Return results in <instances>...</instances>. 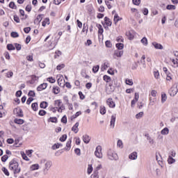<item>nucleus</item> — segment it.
Segmentation results:
<instances>
[{
  "label": "nucleus",
  "instance_id": "obj_1",
  "mask_svg": "<svg viewBox=\"0 0 178 178\" xmlns=\"http://www.w3.org/2000/svg\"><path fill=\"white\" fill-rule=\"evenodd\" d=\"M9 168L10 170H14V175H17V173H19L22 170V168H19V163H17L15 159L10 161Z\"/></svg>",
  "mask_w": 178,
  "mask_h": 178
},
{
  "label": "nucleus",
  "instance_id": "obj_2",
  "mask_svg": "<svg viewBox=\"0 0 178 178\" xmlns=\"http://www.w3.org/2000/svg\"><path fill=\"white\" fill-rule=\"evenodd\" d=\"M107 156L110 161H118V159H119L118 154L115 153V152H113L112 149L108 150Z\"/></svg>",
  "mask_w": 178,
  "mask_h": 178
},
{
  "label": "nucleus",
  "instance_id": "obj_3",
  "mask_svg": "<svg viewBox=\"0 0 178 178\" xmlns=\"http://www.w3.org/2000/svg\"><path fill=\"white\" fill-rule=\"evenodd\" d=\"M95 155L97 158H102V147H101V145H98L96 147V150L95 151Z\"/></svg>",
  "mask_w": 178,
  "mask_h": 178
},
{
  "label": "nucleus",
  "instance_id": "obj_4",
  "mask_svg": "<svg viewBox=\"0 0 178 178\" xmlns=\"http://www.w3.org/2000/svg\"><path fill=\"white\" fill-rule=\"evenodd\" d=\"M115 89L116 88H115V86L112 83H110L109 87H106V93L107 95H111V94H112V92H113Z\"/></svg>",
  "mask_w": 178,
  "mask_h": 178
},
{
  "label": "nucleus",
  "instance_id": "obj_5",
  "mask_svg": "<svg viewBox=\"0 0 178 178\" xmlns=\"http://www.w3.org/2000/svg\"><path fill=\"white\" fill-rule=\"evenodd\" d=\"M168 92L171 97H175L176 94L178 92V88L177 86H173L171 88L168 90Z\"/></svg>",
  "mask_w": 178,
  "mask_h": 178
},
{
  "label": "nucleus",
  "instance_id": "obj_6",
  "mask_svg": "<svg viewBox=\"0 0 178 178\" xmlns=\"http://www.w3.org/2000/svg\"><path fill=\"white\" fill-rule=\"evenodd\" d=\"M51 166H52V161H46L44 164V175H47L48 173V171L51 169Z\"/></svg>",
  "mask_w": 178,
  "mask_h": 178
},
{
  "label": "nucleus",
  "instance_id": "obj_7",
  "mask_svg": "<svg viewBox=\"0 0 178 178\" xmlns=\"http://www.w3.org/2000/svg\"><path fill=\"white\" fill-rule=\"evenodd\" d=\"M14 113H16L17 116L18 118H23L24 115H23V110L20 108V107H17L14 109Z\"/></svg>",
  "mask_w": 178,
  "mask_h": 178
},
{
  "label": "nucleus",
  "instance_id": "obj_8",
  "mask_svg": "<svg viewBox=\"0 0 178 178\" xmlns=\"http://www.w3.org/2000/svg\"><path fill=\"white\" fill-rule=\"evenodd\" d=\"M106 104L108 105L109 108H115V106H116V104H115L112 98H108L106 100Z\"/></svg>",
  "mask_w": 178,
  "mask_h": 178
},
{
  "label": "nucleus",
  "instance_id": "obj_9",
  "mask_svg": "<svg viewBox=\"0 0 178 178\" xmlns=\"http://www.w3.org/2000/svg\"><path fill=\"white\" fill-rule=\"evenodd\" d=\"M48 87V83H43L37 87V91H42V90H45Z\"/></svg>",
  "mask_w": 178,
  "mask_h": 178
},
{
  "label": "nucleus",
  "instance_id": "obj_10",
  "mask_svg": "<svg viewBox=\"0 0 178 178\" xmlns=\"http://www.w3.org/2000/svg\"><path fill=\"white\" fill-rule=\"evenodd\" d=\"M70 148H72V138H70L67 143L66 147L64 148L65 151H70Z\"/></svg>",
  "mask_w": 178,
  "mask_h": 178
},
{
  "label": "nucleus",
  "instance_id": "obj_11",
  "mask_svg": "<svg viewBox=\"0 0 178 178\" xmlns=\"http://www.w3.org/2000/svg\"><path fill=\"white\" fill-rule=\"evenodd\" d=\"M42 16H44L42 14L38 15L36 19L34 20V24H38L39 23H41V20H42Z\"/></svg>",
  "mask_w": 178,
  "mask_h": 178
},
{
  "label": "nucleus",
  "instance_id": "obj_12",
  "mask_svg": "<svg viewBox=\"0 0 178 178\" xmlns=\"http://www.w3.org/2000/svg\"><path fill=\"white\" fill-rule=\"evenodd\" d=\"M152 45L154 47L155 49H163V46L156 42H153Z\"/></svg>",
  "mask_w": 178,
  "mask_h": 178
},
{
  "label": "nucleus",
  "instance_id": "obj_13",
  "mask_svg": "<svg viewBox=\"0 0 178 178\" xmlns=\"http://www.w3.org/2000/svg\"><path fill=\"white\" fill-rule=\"evenodd\" d=\"M91 140V138H90V136L86 134L83 136V141L85 143V144H88Z\"/></svg>",
  "mask_w": 178,
  "mask_h": 178
},
{
  "label": "nucleus",
  "instance_id": "obj_14",
  "mask_svg": "<svg viewBox=\"0 0 178 178\" xmlns=\"http://www.w3.org/2000/svg\"><path fill=\"white\" fill-rule=\"evenodd\" d=\"M115 122H116V115H111L110 126L115 127Z\"/></svg>",
  "mask_w": 178,
  "mask_h": 178
},
{
  "label": "nucleus",
  "instance_id": "obj_15",
  "mask_svg": "<svg viewBox=\"0 0 178 178\" xmlns=\"http://www.w3.org/2000/svg\"><path fill=\"white\" fill-rule=\"evenodd\" d=\"M137 156L138 155L136 152H134L129 155V159H131L132 161H136V159H137Z\"/></svg>",
  "mask_w": 178,
  "mask_h": 178
},
{
  "label": "nucleus",
  "instance_id": "obj_16",
  "mask_svg": "<svg viewBox=\"0 0 178 178\" xmlns=\"http://www.w3.org/2000/svg\"><path fill=\"white\" fill-rule=\"evenodd\" d=\"M104 22H105V24H106V26H108L109 27H111V26H112V21H111V19H109V17H105Z\"/></svg>",
  "mask_w": 178,
  "mask_h": 178
},
{
  "label": "nucleus",
  "instance_id": "obj_17",
  "mask_svg": "<svg viewBox=\"0 0 178 178\" xmlns=\"http://www.w3.org/2000/svg\"><path fill=\"white\" fill-rule=\"evenodd\" d=\"M96 27L99 29L98 34L102 35L104 33V28H102V25L100 24H97Z\"/></svg>",
  "mask_w": 178,
  "mask_h": 178
},
{
  "label": "nucleus",
  "instance_id": "obj_18",
  "mask_svg": "<svg viewBox=\"0 0 178 178\" xmlns=\"http://www.w3.org/2000/svg\"><path fill=\"white\" fill-rule=\"evenodd\" d=\"M72 131H74L76 134V133H79V122H76V124L72 127Z\"/></svg>",
  "mask_w": 178,
  "mask_h": 178
},
{
  "label": "nucleus",
  "instance_id": "obj_19",
  "mask_svg": "<svg viewBox=\"0 0 178 178\" xmlns=\"http://www.w3.org/2000/svg\"><path fill=\"white\" fill-rule=\"evenodd\" d=\"M122 18H120V17H119V15L115 14L114 15V19H113L114 24H118V22H120V20H122Z\"/></svg>",
  "mask_w": 178,
  "mask_h": 178
},
{
  "label": "nucleus",
  "instance_id": "obj_20",
  "mask_svg": "<svg viewBox=\"0 0 178 178\" xmlns=\"http://www.w3.org/2000/svg\"><path fill=\"white\" fill-rule=\"evenodd\" d=\"M114 54L117 58H122L123 56V51L115 50Z\"/></svg>",
  "mask_w": 178,
  "mask_h": 178
},
{
  "label": "nucleus",
  "instance_id": "obj_21",
  "mask_svg": "<svg viewBox=\"0 0 178 178\" xmlns=\"http://www.w3.org/2000/svg\"><path fill=\"white\" fill-rule=\"evenodd\" d=\"M40 108H41L42 109H47V108H48V102H42L40 104Z\"/></svg>",
  "mask_w": 178,
  "mask_h": 178
},
{
  "label": "nucleus",
  "instance_id": "obj_22",
  "mask_svg": "<svg viewBox=\"0 0 178 178\" xmlns=\"http://www.w3.org/2000/svg\"><path fill=\"white\" fill-rule=\"evenodd\" d=\"M14 123H16V124H23V123H24V120L15 118L14 120Z\"/></svg>",
  "mask_w": 178,
  "mask_h": 178
},
{
  "label": "nucleus",
  "instance_id": "obj_23",
  "mask_svg": "<svg viewBox=\"0 0 178 178\" xmlns=\"http://www.w3.org/2000/svg\"><path fill=\"white\" fill-rule=\"evenodd\" d=\"M31 108L34 112H37L38 111V103L35 102L31 104Z\"/></svg>",
  "mask_w": 178,
  "mask_h": 178
},
{
  "label": "nucleus",
  "instance_id": "obj_24",
  "mask_svg": "<svg viewBox=\"0 0 178 178\" xmlns=\"http://www.w3.org/2000/svg\"><path fill=\"white\" fill-rule=\"evenodd\" d=\"M60 147H63V145L62 143H55L52 147V149H58V148H60Z\"/></svg>",
  "mask_w": 178,
  "mask_h": 178
},
{
  "label": "nucleus",
  "instance_id": "obj_25",
  "mask_svg": "<svg viewBox=\"0 0 178 178\" xmlns=\"http://www.w3.org/2000/svg\"><path fill=\"white\" fill-rule=\"evenodd\" d=\"M145 136L147 137V140L149 141V144H154V139H152V138H151V137L149 136V134H146L145 135Z\"/></svg>",
  "mask_w": 178,
  "mask_h": 178
},
{
  "label": "nucleus",
  "instance_id": "obj_26",
  "mask_svg": "<svg viewBox=\"0 0 178 178\" xmlns=\"http://www.w3.org/2000/svg\"><path fill=\"white\" fill-rule=\"evenodd\" d=\"M6 48L8 51H15V49H16V47H15L13 44H8Z\"/></svg>",
  "mask_w": 178,
  "mask_h": 178
},
{
  "label": "nucleus",
  "instance_id": "obj_27",
  "mask_svg": "<svg viewBox=\"0 0 178 178\" xmlns=\"http://www.w3.org/2000/svg\"><path fill=\"white\" fill-rule=\"evenodd\" d=\"M161 134H163V136H166L168 134H169V128L165 127L164 129H163L161 131Z\"/></svg>",
  "mask_w": 178,
  "mask_h": 178
},
{
  "label": "nucleus",
  "instance_id": "obj_28",
  "mask_svg": "<svg viewBox=\"0 0 178 178\" xmlns=\"http://www.w3.org/2000/svg\"><path fill=\"white\" fill-rule=\"evenodd\" d=\"M166 99H168V96H166V94L165 92L161 93V102L162 104L165 103L166 102Z\"/></svg>",
  "mask_w": 178,
  "mask_h": 178
},
{
  "label": "nucleus",
  "instance_id": "obj_29",
  "mask_svg": "<svg viewBox=\"0 0 178 178\" xmlns=\"http://www.w3.org/2000/svg\"><path fill=\"white\" fill-rule=\"evenodd\" d=\"M103 80L104 81H106V83H111L112 79L111 78V76H108V75H104L103 76Z\"/></svg>",
  "mask_w": 178,
  "mask_h": 178
},
{
  "label": "nucleus",
  "instance_id": "obj_30",
  "mask_svg": "<svg viewBox=\"0 0 178 178\" xmlns=\"http://www.w3.org/2000/svg\"><path fill=\"white\" fill-rule=\"evenodd\" d=\"M48 122H51V123H58V118L56 117H50Z\"/></svg>",
  "mask_w": 178,
  "mask_h": 178
},
{
  "label": "nucleus",
  "instance_id": "obj_31",
  "mask_svg": "<svg viewBox=\"0 0 178 178\" xmlns=\"http://www.w3.org/2000/svg\"><path fill=\"white\" fill-rule=\"evenodd\" d=\"M168 162L169 165H172V163H175V162H176V159H173L172 156H169L168 159Z\"/></svg>",
  "mask_w": 178,
  "mask_h": 178
},
{
  "label": "nucleus",
  "instance_id": "obj_32",
  "mask_svg": "<svg viewBox=\"0 0 178 178\" xmlns=\"http://www.w3.org/2000/svg\"><path fill=\"white\" fill-rule=\"evenodd\" d=\"M53 92L54 94H59L60 92V88L58 86L53 87Z\"/></svg>",
  "mask_w": 178,
  "mask_h": 178
},
{
  "label": "nucleus",
  "instance_id": "obj_33",
  "mask_svg": "<svg viewBox=\"0 0 178 178\" xmlns=\"http://www.w3.org/2000/svg\"><path fill=\"white\" fill-rule=\"evenodd\" d=\"M138 63H140V61L134 62V63L132 64L131 70H136L137 68L138 67Z\"/></svg>",
  "mask_w": 178,
  "mask_h": 178
},
{
  "label": "nucleus",
  "instance_id": "obj_34",
  "mask_svg": "<svg viewBox=\"0 0 178 178\" xmlns=\"http://www.w3.org/2000/svg\"><path fill=\"white\" fill-rule=\"evenodd\" d=\"M91 178H99L98 170H95L94 172L90 176Z\"/></svg>",
  "mask_w": 178,
  "mask_h": 178
},
{
  "label": "nucleus",
  "instance_id": "obj_35",
  "mask_svg": "<svg viewBox=\"0 0 178 178\" xmlns=\"http://www.w3.org/2000/svg\"><path fill=\"white\" fill-rule=\"evenodd\" d=\"M40 169V165L33 164L31 166V170H38Z\"/></svg>",
  "mask_w": 178,
  "mask_h": 178
},
{
  "label": "nucleus",
  "instance_id": "obj_36",
  "mask_svg": "<svg viewBox=\"0 0 178 178\" xmlns=\"http://www.w3.org/2000/svg\"><path fill=\"white\" fill-rule=\"evenodd\" d=\"M115 47L118 49H119L120 51L123 49V48H124V44L123 43H117L115 44Z\"/></svg>",
  "mask_w": 178,
  "mask_h": 178
},
{
  "label": "nucleus",
  "instance_id": "obj_37",
  "mask_svg": "<svg viewBox=\"0 0 178 178\" xmlns=\"http://www.w3.org/2000/svg\"><path fill=\"white\" fill-rule=\"evenodd\" d=\"M49 18H45L44 21H42V26L43 27H45V26H47V24H49Z\"/></svg>",
  "mask_w": 178,
  "mask_h": 178
},
{
  "label": "nucleus",
  "instance_id": "obj_38",
  "mask_svg": "<svg viewBox=\"0 0 178 178\" xmlns=\"http://www.w3.org/2000/svg\"><path fill=\"white\" fill-rule=\"evenodd\" d=\"M99 112L101 115H105L106 113V108L104 106H101Z\"/></svg>",
  "mask_w": 178,
  "mask_h": 178
},
{
  "label": "nucleus",
  "instance_id": "obj_39",
  "mask_svg": "<svg viewBox=\"0 0 178 178\" xmlns=\"http://www.w3.org/2000/svg\"><path fill=\"white\" fill-rule=\"evenodd\" d=\"M126 35L128 37L129 40H134V35H133L130 31L127 32Z\"/></svg>",
  "mask_w": 178,
  "mask_h": 178
},
{
  "label": "nucleus",
  "instance_id": "obj_40",
  "mask_svg": "<svg viewBox=\"0 0 178 178\" xmlns=\"http://www.w3.org/2000/svg\"><path fill=\"white\" fill-rule=\"evenodd\" d=\"M166 9L168 10H176V6H175V5H168L166 6Z\"/></svg>",
  "mask_w": 178,
  "mask_h": 178
},
{
  "label": "nucleus",
  "instance_id": "obj_41",
  "mask_svg": "<svg viewBox=\"0 0 178 178\" xmlns=\"http://www.w3.org/2000/svg\"><path fill=\"white\" fill-rule=\"evenodd\" d=\"M9 8H10V9H17V6H16L15 2L11 1L9 3Z\"/></svg>",
  "mask_w": 178,
  "mask_h": 178
},
{
  "label": "nucleus",
  "instance_id": "obj_42",
  "mask_svg": "<svg viewBox=\"0 0 178 178\" xmlns=\"http://www.w3.org/2000/svg\"><path fill=\"white\" fill-rule=\"evenodd\" d=\"M140 42L145 46L148 45V39L147 38L144 37L141 39Z\"/></svg>",
  "mask_w": 178,
  "mask_h": 178
},
{
  "label": "nucleus",
  "instance_id": "obj_43",
  "mask_svg": "<svg viewBox=\"0 0 178 178\" xmlns=\"http://www.w3.org/2000/svg\"><path fill=\"white\" fill-rule=\"evenodd\" d=\"M67 138V135L63 134L60 138L59 140L61 141V143H65Z\"/></svg>",
  "mask_w": 178,
  "mask_h": 178
},
{
  "label": "nucleus",
  "instance_id": "obj_44",
  "mask_svg": "<svg viewBox=\"0 0 178 178\" xmlns=\"http://www.w3.org/2000/svg\"><path fill=\"white\" fill-rule=\"evenodd\" d=\"M92 165H88V170H87V173L88 175H91V173H92Z\"/></svg>",
  "mask_w": 178,
  "mask_h": 178
},
{
  "label": "nucleus",
  "instance_id": "obj_45",
  "mask_svg": "<svg viewBox=\"0 0 178 178\" xmlns=\"http://www.w3.org/2000/svg\"><path fill=\"white\" fill-rule=\"evenodd\" d=\"M111 84H113V86H115V88H116V87H119V86H120V85L118 83V80H116V79L112 80Z\"/></svg>",
  "mask_w": 178,
  "mask_h": 178
},
{
  "label": "nucleus",
  "instance_id": "obj_46",
  "mask_svg": "<svg viewBox=\"0 0 178 178\" xmlns=\"http://www.w3.org/2000/svg\"><path fill=\"white\" fill-rule=\"evenodd\" d=\"M88 33V26L86 24H83V29H82V33Z\"/></svg>",
  "mask_w": 178,
  "mask_h": 178
},
{
  "label": "nucleus",
  "instance_id": "obj_47",
  "mask_svg": "<svg viewBox=\"0 0 178 178\" xmlns=\"http://www.w3.org/2000/svg\"><path fill=\"white\" fill-rule=\"evenodd\" d=\"M105 45L107 48H112V42L111 40H106L105 42Z\"/></svg>",
  "mask_w": 178,
  "mask_h": 178
},
{
  "label": "nucleus",
  "instance_id": "obj_48",
  "mask_svg": "<svg viewBox=\"0 0 178 178\" xmlns=\"http://www.w3.org/2000/svg\"><path fill=\"white\" fill-rule=\"evenodd\" d=\"M31 78L32 79V81H33V83H35V81H38L40 77L37 76L36 75H31Z\"/></svg>",
  "mask_w": 178,
  "mask_h": 178
},
{
  "label": "nucleus",
  "instance_id": "obj_49",
  "mask_svg": "<svg viewBox=\"0 0 178 178\" xmlns=\"http://www.w3.org/2000/svg\"><path fill=\"white\" fill-rule=\"evenodd\" d=\"M62 101L60 99H57L54 102L55 106H61Z\"/></svg>",
  "mask_w": 178,
  "mask_h": 178
},
{
  "label": "nucleus",
  "instance_id": "obj_50",
  "mask_svg": "<svg viewBox=\"0 0 178 178\" xmlns=\"http://www.w3.org/2000/svg\"><path fill=\"white\" fill-rule=\"evenodd\" d=\"M10 35L13 38H17V37H19V33L17 32L13 31L10 33Z\"/></svg>",
  "mask_w": 178,
  "mask_h": 178
},
{
  "label": "nucleus",
  "instance_id": "obj_51",
  "mask_svg": "<svg viewBox=\"0 0 178 178\" xmlns=\"http://www.w3.org/2000/svg\"><path fill=\"white\" fill-rule=\"evenodd\" d=\"M15 48L17 49V51H20L22 49V44L18 43H15Z\"/></svg>",
  "mask_w": 178,
  "mask_h": 178
},
{
  "label": "nucleus",
  "instance_id": "obj_52",
  "mask_svg": "<svg viewBox=\"0 0 178 178\" xmlns=\"http://www.w3.org/2000/svg\"><path fill=\"white\" fill-rule=\"evenodd\" d=\"M38 115L40 116H45V115H47V111L45 110H40Z\"/></svg>",
  "mask_w": 178,
  "mask_h": 178
},
{
  "label": "nucleus",
  "instance_id": "obj_53",
  "mask_svg": "<svg viewBox=\"0 0 178 178\" xmlns=\"http://www.w3.org/2000/svg\"><path fill=\"white\" fill-rule=\"evenodd\" d=\"M21 155L24 161H30V159H29V157L27 156V155H26V154H24V152H21Z\"/></svg>",
  "mask_w": 178,
  "mask_h": 178
},
{
  "label": "nucleus",
  "instance_id": "obj_54",
  "mask_svg": "<svg viewBox=\"0 0 178 178\" xmlns=\"http://www.w3.org/2000/svg\"><path fill=\"white\" fill-rule=\"evenodd\" d=\"M98 70H99V65H96L92 67L93 73H98Z\"/></svg>",
  "mask_w": 178,
  "mask_h": 178
},
{
  "label": "nucleus",
  "instance_id": "obj_55",
  "mask_svg": "<svg viewBox=\"0 0 178 178\" xmlns=\"http://www.w3.org/2000/svg\"><path fill=\"white\" fill-rule=\"evenodd\" d=\"M61 123H65V124L67 123V117L66 115H63L61 118Z\"/></svg>",
  "mask_w": 178,
  "mask_h": 178
},
{
  "label": "nucleus",
  "instance_id": "obj_56",
  "mask_svg": "<svg viewBox=\"0 0 178 178\" xmlns=\"http://www.w3.org/2000/svg\"><path fill=\"white\" fill-rule=\"evenodd\" d=\"M143 115H144V112L140 111V113H138V114L136 115V118L137 119H141V118H143Z\"/></svg>",
  "mask_w": 178,
  "mask_h": 178
},
{
  "label": "nucleus",
  "instance_id": "obj_57",
  "mask_svg": "<svg viewBox=\"0 0 178 178\" xmlns=\"http://www.w3.org/2000/svg\"><path fill=\"white\" fill-rule=\"evenodd\" d=\"M2 172H3L4 175H6V176H9V171L8 170V169H6V168L3 167Z\"/></svg>",
  "mask_w": 178,
  "mask_h": 178
},
{
  "label": "nucleus",
  "instance_id": "obj_58",
  "mask_svg": "<svg viewBox=\"0 0 178 178\" xmlns=\"http://www.w3.org/2000/svg\"><path fill=\"white\" fill-rule=\"evenodd\" d=\"M142 13H143V15L145 16L148 15V13H149L148 8H145L142 9Z\"/></svg>",
  "mask_w": 178,
  "mask_h": 178
},
{
  "label": "nucleus",
  "instance_id": "obj_59",
  "mask_svg": "<svg viewBox=\"0 0 178 178\" xmlns=\"http://www.w3.org/2000/svg\"><path fill=\"white\" fill-rule=\"evenodd\" d=\"M74 152L78 156H80V155H81V150H80V149L79 148H76L74 149Z\"/></svg>",
  "mask_w": 178,
  "mask_h": 178
},
{
  "label": "nucleus",
  "instance_id": "obj_60",
  "mask_svg": "<svg viewBox=\"0 0 178 178\" xmlns=\"http://www.w3.org/2000/svg\"><path fill=\"white\" fill-rule=\"evenodd\" d=\"M28 96L29 97H35V92H34L33 90H30L28 93Z\"/></svg>",
  "mask_w": 178,
  "mask_h": 178
},
{
  "label": "nucleus",
  "instance_id": "obj_61",
  "mask_svg": "<svg viewBox=\"0 0 178 178\" xmlns=\"http://www.w3.org/2000/svg\"><path fill=\"white\" fill-rule=\"evenodd\" d=\"M8 158H9V156H8V154H5L1 157V161L2 162H6V161H8Z\"/></svg>",
  "mask_w": 178,
  "mask_h": 178
},
{
  "label": "nucleus",
  "instance_id": "obj_62",
  "mask_svg": "<svg viewBox=\"0 0 178 178\" xmlns=\"http://www.w3.org/2000/svg\"><path fill=\"white\" fill-rule=\"evenodd\" d=\"M132 2L134 5H136V6H138V5L141 3V0H132Z\"/></svg>",
  "mask_w": 178,
  "mask_h": 178
},
{
  "label": "nucleus",
  "instance_id": "obj_63",
  "mask_svg": "<svg viewBox=\"0 0 178 178\" xmlns=\"http://www.w3.org/2000/svg\"><path fill=\"white\" fill-rule=\"evenodd\" d=\"M47 81H49L51 84H54V83H55L56 80H55V79H54L53 77H49L47 78Z\"/></svg>",
  "mask_w": 178,
  "mask_h": 178
},
{
  "label": "nucleus",
  "instance_id": "obj_64",
  "mask_svg": "<svg viewBox=\"0 0 178 178\" xmlns=\"http://www.w3.org/2000/svg\"><path fill=\"white\" fill-rule=\"evenodd\" d=\"M65 67V64L58 65L56 67L57 70H62Z\"/></svg>",
  "mask_w": 178,
  "mask_h": 178
}]
</instances>
